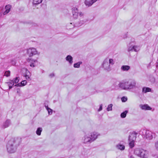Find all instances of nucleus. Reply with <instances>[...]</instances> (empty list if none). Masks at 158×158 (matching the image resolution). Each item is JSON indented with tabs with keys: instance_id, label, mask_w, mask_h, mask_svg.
Wrapping results in <instances>:
<instances>
[{
	"instance_id": "1",
	"label": "nucleus",
	"mask_w": 158,
	"mask_h": 158,
	"mask_svg": "<svg viewBox=\"0 0 158 158\" xmlns=\"http://www.w3.org/2000/svg\"><path fill=\"white\" fill-rule=\"evenodd\" d=\"M19 145L17 139L12 138L9 141L7 145V150L10 153H15L16 151L17 146Z\"/></svg>"
},
{
	"instance_id": "2",
	"label": "nucleus",
	"mask_w": 158,
	"mask_h": 158,
	"mask_svg": "<svg viewBox=\"0 0 158 158\" xmlns=\"http://www.w3.org/2000/svg\"><path fill=\"white\" fill-rule=\"evenodd\" d=\"M139 135H141L143 138L145 140H150L152 139L155 134L149 130H141L139 132Z\"/></svg>"
},
{
	"instance_id": "3",
	"label": "nucleus",
	"mask_w": 158,
	"mask_h": 158,
	"mask_svg": "<svg viewBox=\"0 0 158 158\" xmlns=\"http://www.w3.org/2000/svg\"><path fill=\"white\" fill-rule=\"evenodd\" d=\"M134 153L137 156L142 158H148L149 156V152L148 151L141 148H135Z\"/></svg>"
},
{
	"instance_id": "4",
	"label": "nucleus",
	"mask_w": 158,
	"mask_h": 158,
	"mask_svg": "<svg viewBox=\"0 0 158 158\" xmlns=\"http://www.w3.org/2000/svg\"><path fill=\"white\" fill-rule=\"evenodd\" d=\"M27 53L29 57H31L37 54L38 52L36 49L31 48L27 49Z\"/></svg>"
},
{
	"instance_id": "5",
	"label": "nucleus",
	"mask_w": 158,
	"mask_h": 158,
	"mask_svg": "<svg viewBox=\"0 0 158 158\" xmlns=\"http://www.w3.org/2000/svg\"><path fill=\"white\" fill-rule=\"evenodd\" d=\"M102 66L105 69L108 71H110L111 70V66L108 62V58H106L104 60Z\"/></svg>"
},
{
	"instance_id": "6",
	"label": "nucleus",
	"mask_w": 158,
	"mask_h": 158,
	"mask_svg": "<svg viewBox=\"0 0 158 158\" xmlns=\"http://www.w3.org/2000/svg\"><path fill=\"white\" fill-rule=\"evenodd\" d=\"M128 81H123L119 83L118 85L119 87L123 89L128 90Z\"/></svg>"
},
{
	"instance_id": "7",
	"label": "nucleus",
	"mask_w": 158,
	"mask_h": 158,
	"mask_svg": "<svg viewBox=\"0 0 158 158\" xmlns=\"http://www.w3.org/2000/svg\"><path fill=\"white\" fill-rule=\"evenodd\" d=\"M136 87V82L134 81H128V90L135 88Z\"/></svg>"
},
{
	"instance_id": "8",
	"label": "nucleus",
	"mask_w": 158,
	"mask_h": 158,
	"mask_svg": "<svg viewBox=\"0 0 158 158\" xmlns=\"http://www.w3.org/2000/svg\"><path fill=\"white\" fill-rule=\"evenodd\" d=\"M11 8V6L9 5H6L4 8V9H3L2 10L3 14L4 15H5L7 14L10 11Z\"/></svg>"
},
{
	"instance_id": "9",
	"label": "nucleus",
	"mask_w": 158,
	"mask_h": 158,
	"mask_svg": "<svg viewBox=\"0 0 158 158\" xmlns=\"http://www.w3.org/2000/svg\"><path fill=\"white\" fill-rule=\"evenodd\" d=\"M82 141L84 143H90L92 142L90 135H87L82 138Z\"/></svg>"
},
{
	"instance_id": "10",
	"label": "nucleus",
	"mask_w": 158,
	"mask_h": 158,
	"mask_svg": "<svg viewBox=\"0 0 158 158\" xmlns=\"http://www.w3.org/2000/svg\"><path fill=\"white\" fill-rule=\"evenodd\" d=\"M72 12L73 18L75 19H77L78 15V9L75 7L73 8L72 9Z\"/></svg>"
},
{
	"instance_id": "11",
	"label": "nucleus",
	"mask_w": 158,
	"mask_h": 158,
	"mask_svg": "<svg viewBox=\"0 0 158 158\" xmlns=\"http://www.w3.org/2000/svg\"><path fill=\"white\" fill-rule=\"evenodd\" d=\"M139 47L135 45L133 46H131L129 47L128 48V51L129 52L131 51H134L135 52H137L139 51Z\"/></svg>"
},
{
	"instance_id": "12",
	"label": "nucleus",
	"mask_w": 158,
	"mask_h": 158,
	"mask_svg": "<svg viewBox=\"0 0 158 158\" xmlns=\"http://www.w3.org/2000/svg\"><path fill=\"white\" fill-rule=\"evenodd\" d=\"M137 133L135 132L130 133L129 136V140L135 141L136 139Z\"/></svg>"
},
{
	"instance_id": "13",
	"label": "nucleus",
	"mask_w": 158,
	"mask_h": 158,
	"mask_svg": "<svg viewBox=\"0 0 158 158\" xmlns=\"http://www.w3.org/2000/svg\"><path fill=\"white\" fill-rule=\"evenodd\" d=\"M28 62L30 63V66L31 67H34L35 66V63L37 62V60H33L32 59L28 58L27 59Z\"/></svg>"
},
{
	"instance_id": "14",
	"label": "nucleus",
	"mask_w": 158,
	"mask_h": 158,
	"mask_svg": "<svg viewBox=\"0 0 158 158\" xmlns=\"http://www.w3.org/2000/svg\"><path fill=\"white\" fill-rule=\"evenodd\" d=\"M97 1V0H85V3L86 6H90Z\"/></svg>"
},
{
	"instance_id": "15",
	"label": "nucleus",
	"mask_w": 158,
	"mask_h": 158,
	"mask_svg": "<svg viewBox=\"0 0 158 158\" xmlns=\"http://www.w3.org/2000/svg\"><path fill=\"white\" fill-rule=\"evenodd\" d=\"M139 107L144 110H151L152 109L148 104H140L139 105Z\"/></svg>"
},
{
	"instance_id": "16",
	"label": "nucleus",
	"mask_w": 158,
	"mask_h": 158,
	"mask_svg": "<svg viewBox=\"0 0 158 158\" xmlns=\"http://www.w3.org/2000/svg\"><path fill=\"white\" fill-rule=\"evenodd\" d=\"M97 136L98 135L96 132H94L91 134L90 137L92 142L97 139Z\"/></svg>"
},
{
	"instance_id": "17",
	"label": "nucleus",
	"mask_w": 158,
	"mask_h": 158,
	"mask_svg": "<svg viewBox=\"0 0 158 158\" xmlns=\"http://www.w3.org/2000/svg\"><path fill=\"white\" fill-rule=\"evenodd\" d=\"M10 124V120H6L3 123L2 125V127L3 128H6L8 127Z\"/></svg>"
},
{
	"instance_id": "18",
	"label": "nucleus",
	"mask_w": 158,
	"mask_h": 158,
	"mask_svg": "<svg viewBox=\"0 0 158 158\" xmlns=\"http://www.w3.org/2000/svg\"><path fill=\"white\" fill-rule=\"evenodd\" d=\"M116 147L118 149L122 151L124 150L125 148V146L124 145H122L120 143H118L116 145Z\"/></svg>"
},
{
	"instance_id": "19",
	"label": "nucleus",
	"mask_w": 158,
	"mask_h": 158,
	"mask_svg": "<svg viewBox=\"0 0 158 158\" xmlns=\"http://www.w3.org/2000/svg\"><path fill=\"white\" fill-rule=\"evenodd\" d=\"M27 83V82L26 81H23L20 83H19L15 85V86L17 87H21L22 86H24L25 85H26Z\"/></svg>"
},
{
	"instance_id": "20",
	"label": "nucleus",
	"mask_w": 158,
	"mask_h": 158,
	"mask_svg": "<svg viewBox=\"0 0 158 158\" xmlns=\"http://www.w3.org/2000/svg\"><path fill=\"white\" fill-rule=\"evenodd\" d=\"M66 60L69 62L70 64H72L73 59L71 56L70 55L68 56L66 58Z\"/></svg>"
},
{
	"instance_id": "21",
	"label": "nucleus",
	"mask_w": 158,
	"mask_h": 158,
	"mask_svg": "<svg viewBox=\"0 0 158 158\" xmlns=\"http://www.w3.org/2000/svg\"><path fill=\"white\" fill-rule=\"evenodd\" d=\"M130 69V67L128 65H123L121 67V69L123 71H127Z\"/></svg>"
},
{
	"instance_id": "22",
	"label": "nucleus",
	"mask_w": 158,
	"mask_h": 158,
	"mask_svg": "<svg viewBox=\"0 0 158 158\" xmlns=\"http://www.w3.org/2000/svg\"><path fill=\"white\" fill-rule=\"evenodd\" d=\"M151 89L148 87H144L142 88V92L144 93L151 92Z\"/></svg>"
},
{
	"instance_id": "23",
	"label": "nucleus",
	"mask_w": 158,
	"mask_h": 158,
	"mask_svg": "<svg viewBox=\"0 0 158 158\" xmlns=\"http://www.w3.org/2000/svg\"><path fill=\"white\" fill-rule=\"evenodd\" d=\"M9 87V89H10L14 85V82L13 80H10L7 83Z\"/></svg>"
},
{
	"instance_id": "24",
	"label": "nucleus",
	"mask_w": 158,
	"mask_h": 158,
	"mask_svg": "<svg viewBox=\"0 0 158 158\" xmlns=\"http://www.w3.org/2000/svg\"><path fill=\"white\" fill-rule=\"evenodd\" d=\"M42 131V128L41 127H39L37 128L36 131V133L38 135H40L41 132Z\"/></svg>"
},
{
	"instance_id": "25",
	"label": "nucleus",
	"mask_w": 158,
	"mask_h": 158,
	"mask_svg": "<svg viewBox=\"0 0 158 158\" xmlns=\"http://www.w3.org/2000/svg\"><path fill=\"white\" fill-rule=\"evenodd\" d=\"M129 145L130 147L131 148H132L134 146L135 141L133 140H129Z\"/></svg>"
},
{
	"instance_id": "26",
	"label": "nucleus",
	"mask_w": 158,
	"mask_h": 158,
	"mask_svg": "<svg viewBox=\"0 0 158 158\" xmlns=\"http://www.w3.org/2000/svg\"><path fill=\"white\" fill-rule=\"evenodd\" d=\"M128 113L127 110H125L124 112L122 113L121 115L120 116L122 118H125L127 115V114Z\"/></svg>"
},
{
	"instance_id": "27",
	"label": "nucleus",
	"mask_w": 158,
	"mask_h": 158,
	"mask_svg": "<svg viewBox=\"0 0 158 158\" xmlns=\"http://www.w3.org/2000/svg\"><path fill=\"white\" fill-rule=\"evenodd\" d=\"M42 0H33V4H38L42 2Z\"/></svg>"
},
{
	"instance_id": "28",
	"label": "nucleus",
	"mask_w": 158,
	"mask_h": 158,
	"mask_svg": "<svg viewBox=\"0 0 158 158\" xmlns=\"http://www.w3.org/2000/svg\"><path fill=\"white\" fill-rule=\"evenodd\" d=\"M45 107L47 110L48 114H51L52 113V110L49 108L48 106H45Z\"/></svg>"
},
{
	"instance_id": "29",
	"label": "nucleus",
	"mask_w": 158,
	"mask_h": 158,
	"mask_svg": "<svg viewBox=\"0 0 158 158\" xmlns=\"http://www.w3.org/2000/svg\"><path fill=\"white\" fill-rule=\"evenodd\" d=\"M113 106V105L112 104H111L109 105L107 109V110L108 111H109L110 110H112V106Z\"/></svg>"
},
{
	"instance_id": "30",
	"label": "nucleus",
	"mask_w": 158,
	"mask_h": 158,
	"mask_svg": "<svg viewBox=\"0 0 158 158\" xmlns=\"http://www.w3.org/2000/svg\"><path fill=\"white\" fill-rule=\"evenodd\" d=\"M108 62L110 64L111 66H112L114 64V60L112 59H110L108 60Z\"/></svg>"
},
{
	"instance_id": "31",
	"label": "nucleus",
	"mask_w": 158,
	"mask_h": 158,
	"mask_svg": "<svg viewBox=\"0 0 158 158\" xmlns=\"http://www.w3.org/2000/svg\"><path fill=\"white\" fill-rule=\"evenodd\" d=\"M81 63L80 62H77L74 64V67L76 68H78L80 67Z\"/></svg>"
},
{
	"instance_id": "32",
	"label": "nucleus",
	"mask_w": 158,
	"mask_h": 158,
	"mask_svg": "<svg viewBox=\"0 0 158 158\" xmlns=\"http://www.w3.org/2000/svg\"><path fill=\"white\" fill-rule=\"evenodd\" d=\"M4 75L7 77H8L10 75V71H6L5 72Z\"/></svg>"
},
{
	"instance_id": "33",
	"label": "nucleus",
	"mask_w": 158,
	"mask_h": 158,
	"mask_svg": "<svg viewBox=\"0 0 158 158\" xmlns=\"http://www.w3.org/2000/svg\"><path fill=\"white\" fill-rule=\"evenodd\" d=\"M19 81V77H16L15 80L14 81V83H18Z\"/></svg>"
},
{
	"instance_id": "34",
	"label": "nucleus",
	"mask_w": 158,
	"mask_h": 158,
	"mask_svg": "<svg viewBox=\"0 0 158 158\" xmlns=\"http://www.w3.org/2000/svg\"><path fill=\"white\" fill-rule=\"evenodd\" d=\"M155 146L156 149L158 151V141L155 142Z\"/></svg>"
},
{
	"instance_id": "35",
	"label": "nucleus",
	"mask_w": 158,
	"mask_h": 158,
	"mask_svg": "<svg viewBox=\"0 0 158 158\" xmlns=\"http://www.w3.org/2000/svg\"><path fill=\"white\" fill-rule=\"evenodd\" d=\"M122 101L123 102H125L127 100V98H125L124 97H123L121 98Z\"/></svg>"
},
{
	"instance_id": "36",
	"label": "nucleus",
	"mask_w": 158,
	"mask_h": 158,
	"mask_svg": "<svg viewBox=\"0 0 158 158\" xmlns=\"http://www.w3.org/2000/svg\"><path fill=\"white\" fill-rule=\"evenodd\" d=\"M3 9V7H0V17L1 16L2 14V10Z\"/></svg>"
},
{
	"instance_id": "37",
	"label": "nucleus",
	"mask_w": 158,
	"mask_h": 158,
	"mask_svg": "<svg viewBox=\"0 0 158 158\" xmlns=\"http://www.w3.org/2000/svg\"><path fill=\"white\" fill-rule=\"evenodd\" d=\"M25 77L26 78V79L28 80H31V78L29 76L27 75V74H26L25 75Z\"/></svg>"
},
{
	"instance_id": "38",
	"label": "nucleus",
	"mask_w": 158,
	"mask_h": 158,
	"mask_svg": "<svg viewBox=\"0 0 158 158\" xmlns=\"http://www.w3.org/2000/svg\"><path fill=\"white\" fill-rule=\"evenodd\" d=\"M102 104H101L100 105V108L98 110V111H101L102 110Z\"/></svg>"
},
{
	"instance_id": "39",
	"label": "nucleus",
	"mask_w": 158,
	"mask_h": 158,
	"mask_svg": "<svg viewBox=\"0 0 158 158\" xmlns=\"http://www.w3.org/2000/svg\"><path fill=\"white\" fill-rule=\"evenodd\" d=\"M78 14L80 16L82 17L83 15L84 14L81 12H78Z\"/></svg>"
},
{
	"instance_id": "40",
	"label": "nucleus",
	"mask_w": 158,
	"mask_h": 158,
	"mask_svg": "<svg viewBox=\"0 0 158 158\" xmlns=\"http://www.w3.org/2000/svg\"><path fill=\"white\" fill-rule=\"evenodd\" d=\"M49 76L51 77H53L54 76V73H52L50 74L49 75Z\"/></svg>"
},
{
	"instance_id": "41",
	"label": "nucleus",
	"mask_w": 158,
	"mask_h": 158,
	"mask_svg": "<svg viewBox=\"0 0 158 158\" xmlns=\"http://www.w3.org/2000/svg\"><path fill=\"white\" fill-rule=\"evenodd\" d=\"M129 158H135L133 156L131 155L129 156Z\"/></svg>"
},
{
	"instance_id": "42",
	"label": "nucleus",
	"mask_w": 158,
	"mask_h": 158,
	"mask_svg": "<svg viewBox=\"0 0 158 158\" xmlns=\"http://www.w3.org/2000/svg\"><path fill=\"white\" fill-rule=\"evenodd\" d=\"M12 62H13H13H14V64H15V62H14V60H12Z\"/></svg>"
},
{
	"instance_id": "43",
	"label": "nucleus",
	"mask_w": 158,
	"mask_h": 158,
	"mask_svg": "<svg viewBox=\"0 0 158 158\" xmlns=\"http://www.w3.org/2000/svg\"><path fill=\"white\" fill-rule=\"evenodd\" d=\"M17 92V93H18L19 92V91L18 90Z\"/></svg>"
}]
</instances>
